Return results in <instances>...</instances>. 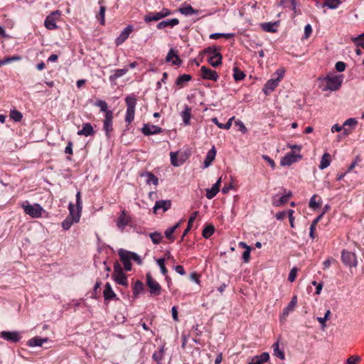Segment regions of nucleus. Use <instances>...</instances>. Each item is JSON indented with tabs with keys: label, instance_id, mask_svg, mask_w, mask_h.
Returning <instances> with one entry per match:
<instances>
[{
	"label": "nucleus",
	"instance_id": "f257e3e1",
	"mask_svg": "<svg viewBox=\"0 0 364 364\" xmlns=\"http://www.w3.org/2000/svg\"><path fill=\"white\" fill-rule=\"evenodd\" d=\"M319 80L323 91H336L343 83V75L329 74L326 77L319 79Z\"/></svg>",
	"mask_w": 364,
	"mask_h": 364
},
{
	"label": "nucleus",
	"instance_id": "f03ea898",
	"mask_svg": "<svg viewBox=\"0 0 364 364\" xmlns=\"http://www.w3.org/2000/svg\"><path fill=\"white\" fill-rule=\"evenodd\" d=\"M284 69H278L274 73V76H277L276 77H273L270 80H269L264 85L263 91L266 95H269L274 89L279 85V82L284 77Z\"/></svg>",
	"mask_w": 364,
	"mask_h": 364
},
{
	"label": "nucleus",
	"instance_id": "7ed1b4c3",
	"mask_svg": "<svg viewBox=\"0 0 364 364\" xmlns=\"http://www.w3.org/2000/svg\"><path fill=\"white\" fill-rule=\"evenodd\" d=\"M22 208L26 214L28 215L33 218H41L46 211L42 208V206L38 203H34L33 205L31 204H23Z\"/></svg>",
	"mask_w": 364,
	"mask_h": 364
},
{
	"label": "nucleus",
	"instance_id": "20e7f679",
	"mask_svg": "<svg viewBox=\"0 0 364 364\" xmlns=\"http://www.w3.org/2000/svg\"><path fill=\"white\" fill-rule=\"evenodd\" d=\"M112 277L117 284L123 286L128 285L127 276L123 272L122 267L118 262H116L114 264V272L112 274Z\"/></svg>",
	"mask_w": 364,
	"mask_h": 364
},
{
	"label": "nucleus",
	"instance_id": "39448f33",
	"mask_svg": "<svg viewBox=\"0 0 364 364\" xmlns=\"http://www.w3.org/2000/svg\"><path fill=\"white\" fill-rule=\"evenodd\" d=\"M146 284L149 288V292L151 295L159 296L161 293V285L154 280L150 273H147L146 275Z\"/></svg>",
	"mask_w": 364,
	"mask_h": 364
},
{
	"label": "nucleus",
	"instance_id": "423d86ee",
	"mask_svg": "<svg viewBox=\"0 0 364 364\" xmlns=\"http://www.w3.org/2000/svg\"><path fill=\"white\" fill-rule=\"evenodd\" d=\"M171 14V11L168 9L164 8L161 11L154 13H150L144 17V21L146 23L151 21H156L165 18Z\"/></svg>",
	"mask_w": 364,
	"mask_h": 364
},
{
	"label": "nucleus",
	"instance_id": "0eeeda50",
	"mask_svg": "<svg viewBox=\"0 0 364 364\" xmlns=\"http://www.w3.org/2000/svg\"><path fill=\"white\" fill-rule=\"evenodd\" d=\"M60 16V12L59 11H53L50 15H48L45 21L44 25L47 29L54 30L57 28L56 20Z\"/></svg>",
	"mask_w": 364,
	"mask_h": 364
},
{
	"label": "nucleus",
	"instance_id": "6e6552de",
	"mask_svg": "<svg viewBox=\"0 0 364 364\" xmlns=\"http://www.w3.org/2000/svg\"><path fill=\"white\" fill-rule=\"evenodd\" d=\"M131 222L132 217L124 210L121 212L120 215L118 217L116 225L121 231H123L126 226L129 225Z\"/></svg>",
	"mask_w": 364,
	"mask_h": 364
},
{
	"label": "nucleus",
	"instance_id": "1a4fd4ad",
	"mask_svg": "<svg viewBox=\"0 0 364 364\" xmlns=\"http://www.w3.org/2000/svg\"><path fill=\"white\" fill-rule=\"evenodd\" d=\"M342 262L350 267L357 266L355 255L351 252L343 250L341 254Z\"/></svg>",
	"mask_w": 364,
	"mask_h": 364
},
{
	"label": "nucleus",
	"instance_id": "9d476101",
	"mask_svg": "<svg viewBox=\"0 0 364 364\" xmlns=\"http://www.w3.org/2000/svg\"><path fill=\"white\" fill-rule=\"evenodd\" d=\"M118 254L124 269L130 271L132 269L130 252L121 249L119 250Z\"/></svg>",
	"mask_w": 364,
	"mask_h": 364
},
{
	"label": "nucleus",
	"instance_id": "9b49d317",
	"mask_svg": "<svg viewBox=\"0 0 364 364\" xmlns=\"http://www.w3.org/2000/svg\"><path fill=\"white\" fill-rule=\"evenodd\" d=\"M301 159V156L299 154H295L294 152H290L287 154L280 161V164L283 166H289L294 163H296L299 159Z\"/></svg>",
	"mask_w": 364,
	"mask_h": 364
},
{
	"label": "nucleus",
	"instance_id": "f8f14e48",
	"mask_svg": "<svg viewBox=\"0 0 364 364\" xmlns=\"http://www.w3.org/2000/svg\"><path fill=\"white\" fill-rule=\"evenodd\" d=\"M0 337L6 341H11L13 343H17L21 338V333L17 331H4L1 332Z\"/></svg>",
	"mask_w": 364,
	"mask_h": 364
},
{
	"label": "nucleus",
	"instance_id": "ddd939ff",
	"mask_svg": "<svg viewBox=\"0 0 364 364\" xmlns=\"http://www.w3.org/2000/svg\"><path fill=\"white\" fill-rule=\"evenodd\" d=\"M200 75L203 79L217 81L219 76L218 73L205 66H202L200 68Z\"/></svg>",
	"mask_w": 364,
	"mask_h": 364
},
{
	"label": "nucleus",
	"instance_id": "4468645a",
	"mask_svg": "<svg viewBox=\"0 0 364 364\" xmlns=\"http://www.w3.org/2000/svg\"><path fill=\"white\" fill-rule=\"evenodd\" d=\"M112 111L107 112V114H105V118L103 122V129L105 131L107 136H109L110 132L112 130Z\"/></svg>",
	"mask_w": 364,
	"mask_h": 364
},
{
	"label": "nucleus",
	"instance_id": "2eb2a0df",
	"mask_svg": "<svg viewBox=\"0 0 364 364\" xmlns=\"http://www.w3.org/2000/svg\"><path fill=\"white\" fill-rule=\"evenodd\" d=\"M171 205L170 200H161L156 202L154 206V213H156L157 210H162L163 213L167 211Z\"/></svg>",
	"mask_w": 364,
	"mask_h": 364
},
{
	"label": "nucleus",
	"instance_id": "dca6fc26",
	"mask_svg": "<svg viewBox=\"0 0 364 364\" xmlns=\"http://www.w3.org/2000/svg\"><path fill=\"white\" fill-rule=\"evenodd\" d=\"M291 195V192L289 191L288 193L282 196H279L278 195L274 196L272 198V205L275 207L281 206L288 201Z\"/></svg>",
	"mask_w": 364,
	"mask_h": 364
},
{
	"label": "nucleus",
	"instance_id": "f3484780",
	"mask_svg": "<svg viewBox=\"0 0 364 364\" xmlns=\"http://www.w3.org/2000/svg\"><path fill=\"white\" fill-rule=\"evenodd\" d=\"M144 135H152L159 134L162 132V129L156 125L144 124L142 129Z\"/></svg>",
	"mask_w": 364,
	"mask_h": 364
},
{
	"label": "nucleus",
	"instance_id": "a211bd4d",
	"mask_svg": "<svg viewBox=\"0 0 364 364\" xmlns=\"http://www.w3.org/2000/svg\"><path fill=\"white\" fill-rule=\"evenodd\" d=\"M133 31L132 26H127L119 34V36L116 39V44L117 46L123 43L129 37L131 32Z\"/></svg>",
	"mask_w": 364,
	"mask_h": 364
},
{
	"label": "nucleus",
	"instance_id": "6ab92c4d",
	"mask_svg": "<svg viewBox=\"0 0 364 364\" xmlns=\"http://www.w3.org/2000/svg\"><path fill=\"white\" fill-rule=\"evenodd\" d=\"M68 209H69V215L68 217L73 219V220L75 223H78L80 220V216H81L82 209H79L77 208L75 209L74 205L72 203L69 204Z\"/></svg>",
	"mask_w": 364,
	"mask_h": 364
},
{
	"label": "nucleus",
	"instance_id": "aec40b11",
	"mask_svg": "<svg viewBox=\"0 0 364 364\" xmlns=\"http://www.w3.org/2000/svg\"><path fill=\"white\" fill-rule=\"evenodd\" d=\"M95 132L93 129V127L90 123H85L82 124V129L77 132V134L80 136H93Z\"/></svg>",
	"mask_w": 364,
	"mask_h": 364
},
{
	"label": "nucleus",
	"instance_id": "412c9836",
	"mask_svg": "<svg viewBox=\"0 0 364 364\" xmlns=\"http://www.w3.org/2000/svg\"><path fill=\"white\" fill-rule=\"evenodd\" d=\"M166 60L167 62L171 61L172 63L176 65H180L182 63V60L173 48L169 50L166 55Z\"/></svg>",
	"mask_w": 364,
	"mask_h": 364
},
{
	"label": "nucleus",
	"instance_id": "4be33fe9",
	"mask_svg": "<svg viewBox=\"0 0 364 364\" xmlns=\"http://www.w3.org/2000/svg\"><path fill=\"white\" fill-rule=\"evenodd\" d=\"M221 183V178H220L217 182L211 187V188H208L206 190V197L208 199H212L214 198L216 194L219 192L220 186Z\"/></svg>",
	"mask_w": 364,
	"mask_h": 364
},
{
	"label": "nucleus",
	"instance_id": "5701e85b",
	"mask_svg": "<svg viewBox=\"0 0 364 364\" xmlns=\"http://www.w3.org/2000/svg\"><path fill=\"white\" fill-rule=\"evenodd\" d=\"M216 156V149L213 146L211 149L208 151L203 162V167L208 168L210 166L212 162L214 161Z\"/></svg>",
	"mask_w": 364,
	"mask_h": 364
},
{
	"label": "nucleus",
	"instance_id": "b1692460",
	"mask_svg": "<svg viewBox=\"0 0 364 364\" xmlns=\"http://www.w3.org/2000/svg\"><path fill=\"white\" fill-rule=\"evenodd\" d=\"M269 359V355L268 353H262L259 355L254 356L251 361L248 363V364H263L268 361Z\"/></svg>",
	"mask_w": 364,
	"mask_h": 364
},
{
	"label": "nucleus",
	"instance_id": "393cba45",
	"mask_svg": "<svg viewBox=\"0 0 364 364\" xmlns=\"http://www.w3.org/2000/svg\"><path fill=\"white\" fill-rule=\"evenodd\" d=\"M178 23H179L178 19L175 18H172V19L162 21L157 24L156 27L158 29H163L166 27L173 28V27L177 26Z\"/></svg>",
	"mask_w": 364,
	"mask_h": 364
},
{
	"label": "nucleus",
	"instance_id": "a878e982",
	"mask_svg": "<svg viewBox=\"0 0 364 364\" xmlns=\"http://www.w3.org/2000/svg\"><path fill=\"white\" fill-rule=\"evenodd\" d=\"M179 11L181 14L184 16H191L193 14H198L203 12V11H199L194 9L191 5H183L179 9Z\"/></svg>",
	"mask_w": 364,
	"mask_h": 364
},
{
	"label": "nucleus",
	"instance_id": "bb28decb",
	"mask_svg": "<svg viewBox=\"0 0 364 364\" xmlns=\"http://www.w3.org/2000/svg\"><path fill=\"white\" fill-rule=\"evenodd\" d=\"M296 304L297 297L296 296H294L291 298V300L290 301L288 306L284 309L282 318H286L290 312L293 311L295 306H296Z\"/></svg>",
	"mask_w": 364,
	"mask_h": 364
},
{
	"label": "nucleus",
	"instance_id": "cd10ccee",
	"mask_svg": "<svg viewBox=\"0 0 364 364\" xmlns=\"http://www.w3.org/2000/svg\"><path fill=\"white\" fill-rule=\"evenodd\" d=\"M103 294L105 300H111L117 298V295L113 291L109 283H107L105 284Z\"/></svg>",
	"mask_w": 364,
	"mask_h": 364
},
{
	"label": "nucleus",
	"instance_id": "c85d7f7f",
	"mask_svg": "<svg viewBox=\"0 0 364 364\" xmlns=\"http://www.w3.org/2000/svg\"><path fill=\"white\" fill-rule=\"evenodd\" d=\"M141 176L146 178V183L147 184L152 183L155 186H157L159 183L158 178L154 174H153L151 172L147 171V172L141 173Z\"/></svg>",
	"mask_w": 364,
	"mask_h": 364
},
{
	"label": "nucleus",
	"instance_id": "c756f323",
	"mask_svg": "<svg viewBox=\"0 0 364 364\" xmlns=\"http://www.w3.org/2000/svg\"><path fill=\"white\" fill-rule=\"evenodd\" d=\"M48 341V338H42L38 336L33 337L28 340V346L30 347L41 346Z\"/></svg>",
	"mask_w": 364,
	"mask_h": 364
},
{
	"label": "nucleus",
	"instance_id": "7c9ffc66",
	"mask_svg": "<svg viewBox=\"0 0 364 364\" xmlns=\"http://www.w3.org/2000/svg\"><path fill=\"white\" fill-rule=\"evenodd\" d=\"M178 152H171L170 154L171 163L173 166L176 167L181 166L184 162V159H183V157H178Z\"/></svg>",
	"mask_w": 364,
	"mask_h": 364
},
{
	"label": "nucleus",
	"instance_id": "2f4dec72",
	"mask_svg": "<svg viewBox=\"0 0 364 364\" xmlns=\"http://www.w3.org/2000/svg\"><path fill=\"white\" fill-rule=\"evenodd\" d=\"M331 161V155L327 152L324 153L323 154L321 161H320L319 168L323 170V169L327 168L328 166H329Z\"/></svg>",
	"mask_w": 364,
	"mask_h": 364
},
{
	"label": "nucleus",
	"instance_id": "473e14b6",
	"mask_svg": "<svg viewBox=\"0 0 364 364\" xmlns=\"http://www.w3.org/2000/svg\"><path fill=\"white\" fill-rule=\"evenodd\" d=\"M191 80V76L188 74H183L178 77L176 80V85L179 87H182L184 85Z\"/></svg>",
	"mask_w": 364,
	"mask_h": 364
},
{
	"label": "nucleus",
	"instance_id": "72a5a7b5",
	"mask_svg": "<svg viewBox=\"0 0 364 364\" xmlns=\"http://www.w3.org/2000/svg\"><path fill=\"white\" fill-rule=\"evenodd\" d=\"M125 102L127 107V109L135 110V107L136 105V98L135 95H131L127 96V97L125 98Z\"/></svg>",
	"mask_w": 364,
	"mask_h": 364
},
{
	"label": "nucleus",
	"instance_id": "f704fd0d",
	"mask_svg": "<svg viewBox=\"0 0 364 364\" xmlns=\"http://www.w3.org/2000/svg\"><path fill=\"white\" fill-rule=\"evenodd\" d=\"M180 223H178L175 225L168 228L166 229L164 232L165 236L167 239L170 240L171 242H173L175 240V237L173 236V232L175 230L179 227Z\"/></svg>",
	"mask_w": 364,
	"mask_h": 364
},
{
	"label": "nucleus",
	"instance_id": "c9c22d12",
	"mask_svg": "<svg viewBox=\"0 0 364 364\" xmlns=\"http://www.w3.org/2000/svg\"><path fill=\"white\" fill-rule=\"evenodd\" d=\"M272 349H273V352H274V355H275L276 357H277L282 360H284L285 358V355H284V351L279 349V341L275 342L272 345Z\"/></svg>",
	"mask_w": 364,
	"mask_h": 364
},
{
	"label": "nucleus",
	"instance_id": "e433bc0d",
	"mask_svg": "<svg viewBox=\"0 0 364 364\" xmlns=\"http://www.w3.org/2000/svg\"><path fill=\"white\" fill-rule=\"evenodd\" d=\"M164 357V347L161 346L158 351H156L152 355V358L154 361L157 362L158 364H161V361Z\"/></svg>",
	"mask_w": 364,
	"mask_h": 364
},
{
	"label": "nucleus",
	"instance_id": "4c0bfd02",
	"mask_svg": "<svg viewBox=\"0 0 364 364\" xmlns=\"http://www.w3.org/2000/svg\"><path fill=\"white\" fill-rule=\"evenodd\" d=\"M128 72L127 68L117 69L114 71V74L109 76V80L113 82L119 77L124 75Z\"/></svg>",
	"mask_w": 364,
	"mask_h": 364
},
{
	"label": "nucleus",
	"instance_id": "58836bf2",
	"mask_svg": "<svg viewBox=\"0 0 364 364\" xmlns=\"http://www.w3.org/2000/svg\"><path fill=\"white\" fill-rule=\"evenodd\" d=\"M181 116L182 117L183 123L186 125H188L190 124L191 119V108H189L188 106H186V108L181 112Z\"/></svg>",
	"mask_w": 364,
	"mask_h": 364
},
{
	"label": "nucleus",
	"instance_id": "ea45409f",
	"mask_svg": "<svg viewBox=\"0 0 364 364\" xmlns=\"http://www.w3.org/2000/svg\"><path fill=\"white\" fill-rule=\"evenodd\" d=\"M208 61L213 67L216 68L222 63V55L210 56Z\"/></svg>",
	"mask_w": 364,
	"mask_h": 364
},
{
	"label": "nucleus",
	"instance_id": "a19ab883",
	"mask_svg": "<svg viewBox=\"0 0 364 364\" xmlns=\"http://www.w3.org/2000/svg\"><path fill=\"white\" fill-rule=\"evenodd\" d=\"M277 23H264L262 24V28L264 31L274 33L277 31L276 26Z\"/></svg>",
	"mask_w": 364,
	"mask_h": 364
},
{
	"label": "nucleus",
	"instance_id": "79ce46f5",
	"mask_svg": "<svg viewBox=\"0 0 364 364\" xmlns=\"http://www.w3.org/2000/svg\"><path fill=\"white\" fill-rule=\"evenodd\" d=\"M341 4V0H325L323 6H327L331 9H336L340 6Z\"/></svg>",
	"mask_w": 364,
	"mask_h": 364
},
{
	"label": "nucleus",
	"instance_id": "37998d69",
	"mask_svg": "<svg viewBox=\"0 0 364 364\" xmlns=\"http://www.w3.org/2000/svg\"><path fill=\"white\" fill-rule=\"evenodd\" d=\"M245 77L243 71L240 70L237 67L233 68V77L235 81L242 80Z\"/></svg>",
	"mask_w": 364,
	"mask_h": 364
},
{
	"label": "nucleus",
	"instance_id": "c03bdc74",
	"mask_svg": "<svg viewBox=\"0 0 364 364\" xmlns=\"http://www.w3.org/2000/svg\"><path fill=\"white\" fill-rule=\"evenodd\" d=\"M149 237L152 242L155 245H158L161 242L163 237L162 235L159 232H154L149 234Z\"/></svg>",
	"mask_w": 364,
	"mask_h": 364
},
{
	"label": "nucleus",
	"instance_id": "a18cd8bd",
	"mask_svg": "<svg viewBox=\"0 0 364 364\" xmlns=\"http://www.w3.org/2000/svg\"><path fill=\"white\" fill-rule=\"evenodd\" d=\"M215 229L213 225H207L203 230L202 235L205 238H209L214 233Z\"/></svg>",
	"mask_w": 364,
	"mask_h": 364
},
{
	"label": "nucleus",
	"instance_id": "49530a36",
	"mask_svg": "<svg viewBox=\"0 0 364 364\" xmlns=\"http://www.w3.org/2000/svg\"><path fill=\"white\" fill-rule=\"evenodd\" d=\"M9 116L14 122H20L23 118L22 114L16 109L11 110Z\"/></svg>",
	"mask_w": 364,
	"mask_h": 364
},
{
	"label": "nucleus",
	"instance_id": "de8ad7c7",
	"mask_svg": "<svg viewBox=\"0 0 364 364\" xmlns=\"http://www.w3.org/2000/svg\"><path fill=\"white\" fill-rule=\"evenodd\" d=\"M205 53L210 56H215L216 55H221L219 52V48L215 46L208 47L205 50Z\"/></svg>",
	"mask_w": 364,
	"mask_h": 364
},
{
	"label": "nucleus",
	"instance_id": "09e8293b",
	"mask_svg": "<svg viewBox=\"0 0 364 364\" xmlns=\"http://www.w3.org/2000/svg\"><path fill=\"white\" fill-rule=\"evenodd\" d=\"M282 3L284 7L289 8L296 13V1L295 0H282Z\"/></svg>",
	"mask_w": 364,
	"mask_h": 364
},
{
	"label": "nucleus",
	"instance_id": "8fccbe9b",
	"mask_svg": "<svg viewBox=\"0 0 364 364\" xmlns=\"http://www.w3.org/2000/svg\"><path fill=\"white\" fill-rule=\"evenodd\" d=\"M144 290V284L140 281H136L134 285L133 293L135 296L139 294Z\"/></svg>",
	"mask_w": 364,
	"mask_h": 364
},
{
	"label": "nucleus",
	"instance_id": "3c124183",
	"mask_svg": "<svg viewBox=\"0 0 364 364\" xmlns=\"http://www.w3.org/2000/svg\"><path fill=\"white\" fill-rule=\"evenodd\" d=\"M95 105L100 107V111L104 112L105 114L109 111L107 109V104L105 101L98 100L95 102Z\"/></svg>",
	"mask_w": 364,
	"mask_h": 364
},
{
	"label": "nucleus",
	"instance_id": "603ef678",
	"mask_svg": "<svg viewBox=\"0 0 364 364\" xmlns=\"http://www.w3.org/2000/svg\"><path fill=\"white\" fill-rule=\"evenodd\" d=\"M352 41L357 46L364 48V33L359 35L358 37L353 38Z\"/></svg>",
	"mask_w": 364,
	"mask_h": 364
},
{
	"label": "nucleus",
	"instance_id": "864d4df0",
	"mask_svg": "<svg viewBox=\"0 0 364 364\" xmlns=\"http://www.w3.org/2000/svg\"><path fill=\"white\" fill-rule=\"evenodd\" d=\"M75 222L71 218L67 217L63 222H62V228L65 230H69L73 223Z\"/></svg>",
	"mask_w": 364,
	"mask_h": 364
},
{
	"label": "nucleus",
	"instance_id": "5fc2aeb1",
	"mask_svg": "<svg viewBox=\"0 0 364 364\" xmlns=\"http://www.w3.org/2000/svg\"><path fill=\"white\" fill-rule=\"evenodd\" d=\"M105 11H106V7L104 6H100L99 14L97 16V18L100 21V23L102 25H104L105 22Z\"/></svg>",
	"mask_w": 364,
	"mask_h": 364
},
{
	"label": "nucleus",
	"instance_id": "6e6d98bb",
	"mask_svg": "<svg viewBox=\"0 0 364 364\" xmlns=\"http://www.w3.org/2000/svg\"><path fill=\"white\" fill-rule=\"evenodd\" d=\"M135 110L127 109L125 122L130 124L134 119Z\"/></svg>",
	"mask_w": 364,
	"mask_h": 364
},
{
	"label": "nucleus",
	"instance_id": "4d7b16f0",
	"mask_svg": "<svg viewBox=\"0 0 364 364\" xmlns=\"http://www.w3.org/2000/svg\"><path fill=\"white\" fill-rule=\"evenodd\" d=\"M316 198H317L316 195H314L311 198L309 203V206L310 208L316 209V208H318L321 205V202H318L316 200Z\"/></svg>",
	"mask_w": 364,
	"mask_h": 364
},
{
	"label": "nucleus",
	"instance_id": "13d9d810",
	"mask_svg": "<svg viewBox=\"0 0 364 364\" xmlns=\"http://www.w3.org/2000/svg\"><path fill=\"white\" fill-rule=\"evenodd\" d=\"M165 259H159L157 260V264L160 267L161 272L164 275H166L167 274V269L165 267Z\"/></svg>",
	"mask_w": 364,
	"mask_h": 364
},
{
	"label": "nucleus",
	"instance_id": "bf43d9fd",
	"mask_svg": "<svg viewBox=\"0 0 364 364\" xmlns=\"http://www.w3.org/2000/svg\"><path fill=\"white\" fill-rule=\"evenodd\" d=\"M358 124V121L355 118H349L347 120H346L343 125L344 127H355Z\"/></svg>",
	"mask_w": 364,
	"mask_h": 364
},
{
	"label": "nucleus",
	"instance_id": "052dcab7",
	"mask_svg": "<svg viewBox=\"0 0 364 364\" xmlns=\"http://www.w3.org/2000/svg\"><path fill=\"white\" fill-rule=\"evenodd\" d=\"M360 360V358L357 355H352L347 359V364H358V362Z\"/></svg>",
	"mask_w": 364,
	"mask_h": 364
},
{
	"label": "nucleus",
	"instance_id": "680f3d73",
	"mask_svg": "<svg viewBox=\"0 0 364 364\" xmlns=\"http://www.w3.org/2000/svg\"><path fill=\"white\" fill-rule=\"evenodd\" d=\"M130 256H131L132 260L135 261L138 264H142V260L141 259L140 257L137 254L130 252Z\"/></svg>",
	"mask_w": 364,
	"mask_h": 364
},
{
	"label": "nucleus",
	"instance_id": "e2e57ef3",
	"mask_svg": "<svg viewBox=\"0 0 364 364\" xmlns=\"http://www.w3.org/2000/svg\"><path fill=\"white\" fill-rule=\"evenodd\" d=\"M235 125L237 126L240 129V130L242 132V133H246L247 132V129L246 128V127L245 126L244 123L240 121V120H237L235 122Z\"/></svg>",
	"mask_w": 364,
	"mask_h": 364
},
{
	"label": "nucleus",
	"instance_id": "0e129e2a",
	"mask_svg": "<svg viewBox=\"0 0 364 364\" xmlns=\"http://www.w3.org/2000/svg\"><path fill=\"white\" fill-rule=\"evenodd\" d=\"M250 248H247V250H245L242 254V259L244 262H248L250 257Z\"/></svg>",
	"mask_w": 364,
	"mask_h": 364
},
{
	"label": "nucleus",
	"instance_id": "69168bd1",
	"mask_svg": "<svg viewBox=\"0 0 364 364\" xmlns=\"http://www.w3.org/2000/svg\"><path fill=\"white\" fill-rule=\"evenodd\" d=\"M335 68L337 71L343 72L346 69V64L343 62L339 61L336 63Z\"/></svg>",
	"mask_w": 364,
	"mask_h": 364
},
{
	"label": "nucleus",
	"instance_id": "338daca9",
	"mask_svg": "<svg viewBox=\"0 0 364 364\" xmlns=\"http://www.w3.org/2000/svg\"><path fill=\"white\" fill-rule=\"evenodd\" d=\"M296 268H293L290 272H289V277H288V279L289 282H293L295 279H296Z\"/></svg>",
	"mask_w": 364,
	"mask_h": 364
},
{
	"label": "nucleus",
	"instance_id": "774afa93",
	"mask_svg": "<svg viewBox=\"0 0 364 364\" xmlns=\"http://www.w3.org/2000/svg\"><path fill=\"white\" fill-rule=\"evenodd\" d=\"M262 158H263L264 160H265L269 164V165L272 168H275V163L269 156H268L267 155H262Z\"/></svg>",
	"mask_w": 364,
	"mask_h": 364
}]
</instances>
